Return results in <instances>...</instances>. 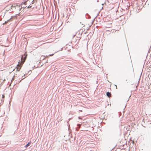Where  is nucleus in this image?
Wrapping results in <instances>:
<instances>
[{"instance_id":"nucleus-2","label":"nucleus","mask_w":151,"mask_h":151,"mask_svg":"<svg viewBox=\"0 0 151 151\" xmlns=\"http://www.w3.org/2000/svg\"><path fill=\"white\" fill-rule=\"evenodd\" d=\"M21 68V66H19V65H17V68H16L17 70L18 71H19V70Z\"/></svg>"},{"instance_id":"nucleus-5","label":"nucleus","mask_w":151,"mask_h":151,"mask_svg":"<svg viewBox=\"0 0 151 151\" xmlns=\"http://www.w3.org/2000/svg\"><path fill=\"white\" fill-rule=\"evenodd\" d=\"M34 3V0H32L31 2V4H32Z\"/></svg>"},{"instance_id":"nucleus-12","label":"nucleus","mask_w":151,"mask_h":151,"mask_svg":"<svg viewBox=\"0 0 151 151\" xmlns=\"http://www.w3.org/2000/svg\"><path fill=\"white\" fill-rule=\"evenodd\" d=\"M26 6H25V7L23 6V7L24 8H26Z\"/></svg>"},{"instance_id":"nucleus-13","label":"nucleus","mask_w":151,"mask_h":151,"mask_svg":"<svg viewBox=\"0 0 151 151\" xmlns=\"http://www.w3.org/2000/svg\"><path fill=\"white\" fill-rule=\"evenodd\" d=\"M22 57L21 58V60H22Z\"/></svg>"},{"instance_id":"nucleus-1","label":"nucleus","mask_w":151,"mask_h":151,"mask_svg":"<svg viewBox=\"0 0 151 151\" xmlns=\"http://www.w3.org/2000/svg\"><path fill=\"white\" fill-rule=\"evenodd\" d=\"M17 7H18V6L17 5V4H15L14 5L11 6L9 7V9H11L12 7L14 8V9H16Z\"/></svg>"},{"instance_id":"nucleus-3","label":"nucleus","mask_w":151,"mask_h":151,"mask_svg":"<svg viewBox=\"0 0 151 151\" xmlns=\"http://www.w3.org/2000/svg\"><path fill=\"white\" fill-rule=\"evenodd\" d=\"M106 96L108 97H110L111 96V93L110 92H107L106 93Z\"/></svg>"},{"instance_id":"nucleus-11","label":"nucleus","mask_w":151,"mask_h":151,"mask_svg":"<svg viewBox=\"0 0 151 151\" xmlns=\"http://www.w3.org/2000/svg\"><path fill=\"white\" fill-rule=\"evenodd\" d=\"M53 55V54H52V55H50V56H52V55Z\"/></svg>"},{"instance_id":"nucleus-9","label":"nucleus","mask_w":151,"mask_h":151,"mask_svg":"<svg viewBox=\"0 0 151 151\" xmlns=\"http://www.w3.org/2000/svg\"><path fill=\"white\" fill-rule=\"evenodd\" d=\"M23 4H27V3H26V2H24Z\"/></svg>"},{"instance_id":"nucleus-10","label":"nucleus","mask_w":151,"mask_h":151,"mask_svg":"<svg viewBox=\"0 0 151 151\" xmlns=\"http://www.w3.org/2000/svg\"><path fill=\"white\" fill-rule=\"evenodd\" d=\"M115 86H116V89L117 88V86L116 85H115Z\"/></svg>"},{"instance_id":"nucleus-14","label":"nucleus","mask_w":151,"mask_h":151,"mask_svg":"<svg viewBox=\"0 0 151 151\" xmlns=\"http://www.w3.org/2000/svg\"><path fill=\"white\" fill-rule=\"evenodd\" d=\"M14 80V79L13 78H12V80Z\"/></svg>"},{"instance_id":"nucleus-4","label":"nucleus","mask_w":151,"mask_h":151,"mask_svg":"<svg viewBox=\"0 0 151 151\" xmlns=\"http://www.w3.org/2000/svg\"><path fill=\"white\" fill-rule=\"evenodd\" d=\"M30 144V142H28L25 146V147H27L29 145V144Z\"/></svg>"},{"instance_id":"nucleus-8","label":"nucleus","mask_w":151,"mask_h":151,"mask_svg":"<svg viewBox=\"0 0 151 151\" xmlns=\"http://www.w3.org/2000/svg\"><path fill=\"white\" fill-rule=\"evenodd\" d=\"M9 20H10V19H8V20L7 22L5 21V23H7V22L8 21H9Z\"/></svg>"},{"instance_id":"nucleus-7","label":"nucleus","mask_w":151,"mask_h":151,"mask_svg":"<svg viewBox=\"0 0 151 151\" xmlns=\"http://www.w3.org/2000/svg\"><path fill=\"white\" fill-rule=\"evenodd\" d=\"M26 56H25V57L24 58V61L22 62L23 63V62L24 61V60L26 58Z\"/></svg>"},{"instance_id":"nucleus-6","label":"nucleus","mask_w":151,"mask_h":151,"mask_svg":"<svg viewBox=\"0 0 151 151\" xmlns=\"http://www.w3.org/2000/svg\"><path fill=\"white\" fill-rule=\"evenodd\" d=\"M31 6H30V5H29V6H28L27 7V8H31Z\"/></svg>"}]
</instances>
